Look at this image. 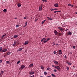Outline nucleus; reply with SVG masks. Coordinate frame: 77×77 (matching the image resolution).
Masks as SVG:
<instances>
[{"instance_id":"obj_33","label":"nucleus","mask_w":77,"mask_h":77,"mask_svg":"<svg viewBox=\"0 0 77 77\" xmlns=\"http://www.w3.org/2000/svg\"><path fill=\"white\" fill-rule=\"evenodd\" d=\"M44 73L45 75H47V72H45Z\"/></svg>"},{"instance_id":"obj_48","label":"nucleus","mask_w":77,"mask_h":77,"mask_svg":"<svg viewBox=\"0 0 77 77\" xmlns=\"http://www.w3.org/2000/svg\"><path fill=\"white\" fill-rule=\"evenodd\" d=\"M70 6H71V7H73V6H74V5L71 4Z\"/></svg>"},{"instance_id":"obj_60","label":"nucleus","mask_w":77,"mask_h":77,"mask_svg":"<svg viewBox=\"0 0 77 77\" xmlns=\"http://www.w3.org/2000/svg\"><path fill=\"white\" fill-rule=\"evenodd\" d=\"M57 12H59V11H57Z\"/></svg>"},{"instance_id":"obj_17","label":"nucleus","mask_w":77,"mask_h":77,"mask_svg":"<svg viewBox=\"0 0 77 77\" xmlns=\"http://www.w3.org/2000/svg\"><path fill=\"white\" fill-rule=\"evenodd\" d=\"M2 50H3V48H2V47H0V52H1V51H2Z\"/></svg>"},{"instance_id":"obj_20","label":"nucleus","mask_w":77,"mask_h":77,"mask_svg":"<svg viewBox=\"0 0 77 77\" xmlns=\"http://www.w3.org/2000/svg\"><path fill=\"white\" fill-rule=\"evenodd\" d=\"M23 50V48H19L18 50V51H21Z\"/></svg>"},{"instance_id":"obj_52","label":"nucleus","mask_w":77,"mask_h":77,"mask_svg":"<svg viewBox=\"0 0 77 77\" xmlns=\"http://www.w3.org/2000/svg\"><path fill=\"white\" fill-rule=\"evenodd\" d=\"M26 25H25V26H23V27H26Z\"/></svg>"},{"instance_id":"obj_30","label":"nucleus","mask_w":77,"mask_h":77,"mask_svg":"<svg viewBox=\"0 0 77 77\" xmlns=\"http://www.w3.org/2000/svg\"><path fill=\"white\" fill-rule=\"evenodd\" d=\"M25 26H26L27 25V22H26L25 23Z\"/></svg>"},{"instance_id":"obj_47","label":"nucleus","mask_w":77,"mask_h":77,"mask_svg":"<svg viewBox=\"0 0 77 77\" xmlns=\"http://www.w3.org/2000/svg\"><path fill=\"white\" fill-rule=\"evenodd\" d=\"M47 69L48 70H50V68L49 67Z\"/></svg>"},{"instance_id":"obj_36","label":"nucleus","mask_w":77,"mask_h":77,"mask_svg":"<svg viewBox=\"0 0 77 77\" xmlns=\"http://www.w3.org/2000/svg\"><path fill=\"white\" fill-rule=\"evenodd\" d=\"M66 67H67V69L68 71V70H69V67H67V66H66Z\"/></svg>"},{"instance_id":"obj_55","label":"nucleus","mask_w":77,"mask_h":77,"mask_svg":"<svg viewBox=\"0 0 77 77\" xmlns=\"http://www.w3.org/2000/svg\"><path fill=\"white\" fill-rule=\"evenodd\" d=\"M52 67H54V65H52Z\"/></svg>"},{"instance_id":"obj_1","label":"nucleus","mask_w":77,"mask_h":77,"mask_svg":"<svg viewBox=\"0 0 77 77\" xmlns=\"http://www.w3.org/2000/svg\"><path fill=\"white\" fill-rule=\"evenodd\" d=\"M50 39V38H48L47 39V40H46V38H44L42 39L41 42H42V41H43V42H44V43H46V42H47L48 41H49Z\"/></svg>"},{"instance_id":"obj_11","label":"nucleus","mask_w":77,"mask_h":77,"mask_svg":"<svg viewBox=\"0 0 77 77\" xmlns=\"http://www.w3.org/2000/svg\"><path fill=\"white\" fill-rule=\"evenodd\" d=\"M54 33L56 35H57L58 34V32L56 30L54 31Z\"/></svg>"},{"instance_id":"obj_38","label":"nucleus","mask_w":77,"mask_h":77,"mask_svg":"<svg viewBox=\"0 0 77 77\" xmlns=\"http://www.w3.org/2000/svg\"><path fill=\"white\" fill-rule=\"evenodd\" d=\"M73 48H74V49H75V47L74 46H73Z\"/></svg>"},{"instance_id":"obj_13","label":"nucleus","mask_w":77,"mask_h":77,"mask_svg":"<svg viewBox=\"0 0 77 77\" xmlns=\"http://www.w3.org/2000/svg\"><path fill=\"white\" fill-rule=\"evenodd\" d=\"M17 6L18 7H20L21 6V4H20V3H18L17 4Z\"/></svg>"},{"instance_id":"obj_21","label":"nucleus","mask_w":77,"mask_h":77,"mask_svg":"<svg viewBox=\"0 0 77 77\" xmlns=\"http://www.w3.org/2000/svg\"><path fill=\"white\" fill-rule=\"evenodd\" d=\"M33 65V63H31L30 64L29 66L31 67H32Z\"/></svg>"},{"instance_id":"obj_24","label":"nucleus","mask_w":77,"mask_h":77,"mask_svg":"<svg viewBox=\"0 0 77 77\" xmlns=\"http://www.w3.org/2000/svg\"><path fill=\"white\" fill-rule=\"evenodd\" d=\"M17 37H18V35H15L14 36V38H17Z\"/></svg>"},{"instance_id":"obj_63","label":"nucleus","mask_w":77,"mask_h":77,"mask_svg":"<svg viewBox=\"0 0 77 77\" xmlns=\"http://www.w3.org/2000/svg\"><path fill=\"white\" fill-rule=\"evenodd\" d=\"M76 14H77V12L75 13Z\"/></svg>"},{"instance_id":"obj_8","label":"nucleus","mask_w":77,"mask_h":77,"mask_svg":"<svg viewBox=\"0 0 77 77\" xmlns=\"http://www.w3.org/2000/svg\"><path fill=\"white\" fill-rule=\"evenodd\" d=\"M72 34V32L70 31H69L67 32L68 35H70Z\"/></svg>"},{"instance_id":"obj_54","label":"nucleus","mask_w":77,"mask_h":77,"mask_svg":"<svg viewBox=\"0 0 77 77\" xmlns=\"http://www.w3.org/2000/svg\"><path fill=\"white\" fill-rule=\"evenodd\" d=\"M17 17H16L15 18H14L15 20H16V19H17Z\"/></svg>"},{"instance_id":"obj_23","label":"nucleus","mask_w":77,"mask_h":77,"mask_svg":"<svg viewBox=\"0 0 77 77\" xmlns=\"http://www.w3.org/2000/svg\"><path fill=\"white\" fill-rule=\"evenodd\" d=\"M41 68L42 69H44V66H41Z\"/></svg>"},{"instance_id":"obj_29","label":"nucleus","mask_w":77,"mask_h":77,"mask_svg":"<svg viewBox=\"0 0 77 77\" xmlns=\"http://www.w3.org/2000/svg\"><path fill=\"white\" fill-rule=\"evenodd\" d=\"M68 64V65H71V63H70L69 62H68L67 63Z\"/></svg>"},{"instance_id":"obj_35","label":"nucleus","mask_w":77,"mask_h":77,"mask_svg":"<svg viewBox=\"0 0 77 77\" xmlns=\"http://www.w3.org/2000/svg\"><path fill=\"white\" fill-rule=\"evenodd\" d=\"M14 44L15 45H16V44H17V42L15 41L14 42Z\"/></svg>"},{"instance_id":"obj_64","label":"nucleus","mask_w":77,"mask_h":77,"mask_svg":"<svg viewBox=\"0 0 77 77\" xmlns=\"http://www.w3.org/2000/svg\"><path fill=\"white\" fill-rule=\"evenodd\" d=\"M71 54H72V52H71Z\"/></svg>"},{"instance_id":"obj_57","label":"nucleus","mask_w":77,"mask_h":77,"mask_svg":"<svg viewBox=\"0 0 77 77\" xmlns=\"http://www.w3.org/2000/svg\"><path fill=\"white\" fill-rule=\"evenodd\" d=\"M58 12H61V11H59Z\"/></svg>"},{"instance_id":"obj_6","label":"nucleus","mask_w":77,"mask_h":77,"mask_svg":"<svg viewBox=\"0 0 77 77\" xmlns=\"http://www.w3.org/2000/svg\"><path fill=\"white\" fill-rule=\"evenodd\" d=\"M29 74L30 75H33V74H34V72L31 71L29 72Z\"/></svg>"},{"instance_id":"obj_58","label":"nucleus","mask_w":77,"mask_h":77,"mask_svg":"<svg viewBox=\"0 0 77 77\" xmlns=\"http://www.w3.org/2000/svg\"><path fill=\"white\" fill-rule=\"evenodd\" d=\"M68 30V29H66V31H67V30Z\"/></svg>"},{"instance_id":"obj_26","label":"nucleus","mask_w":77,"mask_h":77,"mask_svg":"<svg viewBox=\"0 0 77 77\" xmlns=\"http://www.w3.org/2000/svg\"><path fill=\"white\" fill-rule=\"evenodd\" d=\"M19 42H20L19 41H17V42L16 44H17V45H19Z\"/></svg>"},{"instance_id":"obj_62","label":"nucleus","mask_w":77,"mask_h":77,"mask_svg":"<svg viewBox=\"0 0 77 77\" xmlns=\"http://www.w3.org/2000/svg\"><path fill=\"white\" fill-rule=\"evenodd\" d=\"M11 39H12V37L11 38Z\"/></svg>"},{"instance_id":"obj_56","label":"nucleus","mask_w":77,"mask_h":77,"mask_svg":"<svg viewBox=\"0 0 77 77\" xmlns=\"http://www.w3.org/2000/svg\"><path fill=\"white\" fill-rule=\"evenodd\" d=\"M54 45H56V43H54Z\"/></svg>"},{"instance_id":"obj_28","label":"nucleus","mask_w":77,"mask_h":77,"mask_svg":"<svg viewBox=\"0 0 77 77\" xmlns=\"http://www.w3.org/2000/svg\"><path fill=\"white\" fill-rule=\"evenodd\" d=\"M6 34H5L3 35L2 36V38H3V37H4V36H6Z\"/></svg>"},{"instance_id":"obj_25","label":"nucleus","mask_w":77,"mask_h":77,"mask_svg":"<svg viewBox=\"0 0 77 77\" xmlns=\"http://www.w3.org/2000/svg\"><path fill=\"white\" fill-rule=\"evenodd\" d=\"M20 63V60H19L17 62V64H19Z\"/></svg>"},{"instance_id":"obj_40","label":"nucleus","mask_w":77,"mask_h":77,"mask_svg":"<svg viewBox=\"0 0 77 77\" xmlns=\"http://www.w3.org/2000/svg\"><path fill=\"white\" fill-rule=\"evenodd\" d=\"M24 20H26V19H27V17H24Z\"/></svg>"},{"instance_id":"obj_19","label":"nucleus","mask_w":77,"mask_h":77,"mask_svg":"<svg viewBox=\"0 0 77 77\" xmlns=\"http://www.w3.org/2000/svg\"><path fill=\"white\" fill-rule=\"evenodd\" d=\"M3 12H6L7 11V9H4L3 11Z\"/></svg>"},{"instance_id":"obj_44","label":"nucleus","mask_w":77,"mask_h":77,"mask_svg":"<svg viewBox=\"0 0 77 77\" xmlns=\"http://www.w3.org/2000/svg\"><path fill=\"white\" fill-rule=\"evenodd\" d=\"M59 35H60V36L61 35H62V33H60Z\"/></svg>"},{"instance_id":"obj_12","label":"nucleus","mask_w":77,"mask_h":77,"mask_svg":"<svg viewBox=\"0 0 77 77\" xmlns=\"http://www.w3.org/2000/svg\"><path fill=\"white\" fill-rule=\"evenodd\" d=\"M8 51V50L7 49H3L2 51V52H6Z\"/></svg>"},{"instance_id":"obj_7","label":"nucleus","mask_w":77,"mask_h":77,"mask_svg":"<svg viewBox=\"0 0 77 77\" xmlns=\"http://www.w3.org/2000/svg\"><path fill=\"white\" fill-rule=\"evenodd\" d=\"M29 44V41H25V43H24V45H27V44Z\"/></svg>"},{"instance_id":"obj_16","label":"nucleus","mask_w":77,"mask_h":77,"mask_svg":"<svg viewBox=\"0 0 77 77\" xmlns=\"http://www.w3.org/2000/svg\"><path fill=\"white\" fill-rule=\"evenodd\" d=\"M54 10H57V8L51 9V11H54Z\"/></svg>"},{"instance_id":"obj_46","label":"nucleus","mask_w":77,"mask_h":77,"mask_svg":"<svg viewBox=\"0 0 77 77\" xmlns=\"http://www.w3.org/2000/svg\"><path fill=\"white\" fill-rule=\"evenodd\" d=\"M2 60H0V63H2Z\"/></svg>"},{"instance_id":"obj_51","label":"nucleus","mask_w":77,"mask_h":77,"mask_svg":"<svg viewBox=\"0 0 77 77\" xmlns=\"http://www.w3.org/2000/svg\"><path fill=\"white\" fill-rule=\"evenodd\" d=\"M56 45H57H57H58V44H56Z\"/></svg>"},{"instance_id":"obj_9","label":"nucleus","mask_w":77,"mask_h":77,"mask_svg":"<svg viewBox=\"0 0 77 77\" xmlns=\"http://www.w3.org/2000/svg\"><path fill=\"white\" fill-rule=\"evenodd\" d=\"M54 6H55V7H56L57 8H58V7H59V5H58V4L56 3L55 4H54Z\"/></svg>"},{"instance_id":"obj_15","label":"nucleus","mask_w":77,"mask_h":77,"mask_svg":"<svg viewBox=\"0 0 77 77\" xmlns=\"http://www.w3.org/2000/svg\"><path fill=\"white\" fill-rule=\"evenodd\" d=\"M11 52H8L6 54V56H9V54H11Z\"/></svg>"},{"instance_id":"obj_27","label":"nucleus","mask_w":77,"mask_h":77,"mask_svg":"<svg viewBox=\"0 0 77 77\" xmlns=\"http://www.w3.org/2000/svg\"><path fill=\"white\" fill-rule=\"evenodd\" d=\"M51 75L52 76V77H56V76H55V75H54L53 74H52Z\"/></svg>"},{"instance_id":"obj_43","label":"nucleus","mask_w":77,"mask_h":77,"mask_svg":"<svg viewBox=\"0 0 77 77\" xmlns=\"http://www.w3.org/2000/svg\"><path fill=\"white\" fill-rule=\"evenodd\" d=\"M54 72H56V71H57V70H56V69H54Z\"/></svg>"},{"instance_id":"obj_14","label":"nucleus","mask_w":77,"mask_h":77,"mask_svg":"<svg viewBox=\"0 0 77 77\" xmlns=\"http://www.w3.org/2000/svg\"><path fill=\"white\" fill-rule=\"evenodd\" d=\"M56 68L57 69H60V67L59 66H57L56 67Z\"/></svg>"},{"instance_id":"obj_4","label":"nucleus","mask_w":77,"mask_h":77,"mask_svg":"<svg viewBox=\"0 0 77 77\" xmlns=\"http://www.w3.org/2000/svg\"><path fill=\"white\" fill-rule=\"evenodd\" d=\"M57 52H58V53L60 55H61L62 54V50H59L57 51Z\"/></svg>"},{"instance_id":"obj_22","label":"nucleus","mask_w":77,"mask_h":77,"mask_svg":"<svg viewBox=\"0 0 77 77\" xmlns=\"http://www.w3.org/2000/svg\"><path fill=\"white\" fill-rule=\"evenodd\" d=\"M47 18H48V20H52V19L51 18H49V17H47Z\"/></svg>"},{"instance_id":"obj_49","label":"nucleus","mask_w":77,"mask_h":77,"mask_svg":"<svg viewBox=\"0 0 77 77\" xmlns=\"http://www.w3.org/2000/svg\"><path fill=\"white\" fill-rule=\"evenodd\" d=\"M13 46H15V45L14 44V43L13 45Z\"/></svg>"},{"instance_id":"obj_31","label":"nucleus","mask_w":77,"mask_h":77,"mask_svg":"<svg viewBox=\"0 0 77 77\" xmlns=\"http://www.w3.org/2000/svg\"><path fill=\"white\" fill-rule=\"evenodd\" d=\"M1 73H2V74H3L4 73V72L3 71H1Z\"/></svg>"},{"instance_id":"obj_18","label":"nucleus","mask_w":77,"mask_h":77,"mask_svg":"<svg viewBox=\"0 0 77 77\" xmlns=\"http://www.w3.org/2000/svg\"><path fill=\"white\" fill-rule=\"evenodd\" d=\"M45 21H46V20H45L43 21L42 22V24H44V23H45Z\"/></svg>"},{"instance_id":"obj_59","label":"nucleus","mask_w":77,"mask_h":77,"mask_svg":"<svg viewBox=\"0 0 77 77\" xmlns=\"http://www.w3.org/2000/svg\"><path fill=\"white\" fill-rule=\"evenodd\" d=\"M47 77H51L50 76H48Z\"/></svg>"},{"instance_id":"obj_32","label":"nucleus","mask_w":77,"mask_h":77,"mask_svg":"<svg viewBox=\"0 0 77 77\" xmlns=\"http://www.w3.org/2000/svg\"><path fill=\"white\" fill-rule=\"evenodd\" d=\"M42 2H47V0H42Z\"/></svg>"},{"instance_id":"obj_3","label":"nucleus","mask_w":77,"mask_h":77,"mask_svg":"<svg viewBox=\"0 0 77 77\" xmlns=\"http://www.w3.org/2000/svg\"><path fill=\"white\" fill-rule=\"evenodd\" d=\"M58 28L60 31H63L64 30V29H63V28H62L61 27H58Z\"/></svg>"},{"instance_id":"obj_42","label":"nucleus","mask_w":77,"mask_h":77,"mask_svg":"<svg viewBox=\"0 0 77 77\" xmlns=\"http://www.w3.org/2000/svg\"><path fill=\"white\" fill-rule=\"evenodd\" d=\"M71 4H68V6H71Z\"/></svg>"},{"instance_id":"obj_10","label":"nucleus","mask_w":77,"mask_h":77,"mask_svg":"<svg viewBox=\"0 0 77 77\" xmlns=\"http://www.w3.org/2000/svg\"><path fill=\"white\" fill-rule=\"evenodd\" d=\"M25 68V66L24 65H22L20 66V69H24V68Z\"/></svg>"},{"instance_id":"obj_45","label":"nucleus","mask_w":77,"mask_h":77,"mask_svg":"<svg viewBox=\"0 0 77 77\" xmlns=\"http://www.w3.org/2000/svg\"><path fill=\"white\" fill-rule=\"evenodd\" d=\"M65 59H66V55H65L64 56Z\"/></svg>"},{"instance_id":"obj_41","label":"nucleus","mask_w":77,"mask_h":77,"mask_svg":"<svg viewBox=\"0 0 77 77\" xmlns=\"http://www.w3.org/2000/svg\"><path fill=\"white\" fill-rule=\"evenodd\" d=\"M53 53H54V54H56V51H54Z\"/></svg>"},{"instance_id":"obj_39","label":"nucleus","mask_w":77,"mask_h":77,"mask_svg":"<svg viewBox=\"0 0 77 77\" xmlns=\"http://www.w3.org/2000/svg\"><path fill=\"white\" fill-rule=\"evenodd\" d=\"M38 19H36L35 21H38Z\"/></svg>"},{"instance_id":"obj_37","label":"nucleus","mask_w":77,"mask_h":77,"mask_svg":"<svg viewBox=\"0 0 77 77\" xmlns=\"http://www.w3.org/2000/svg\"><path fill=\"white\" fill-rule=\"evenodd\" d=\"M19 27V26L18 25H17L16 26V27Z\"/></svg>"},{"instance_id":"obj_5","label":"nucleus","mask_w":77,"mask_h":77,"mask_svg":"<svg viewBox=\"0 0 77 77\" xmlns=\"http://www.w3.org/2000/svg\"><path fill=\"white\" fill-rule=\"evenodd\" d=\"M54 63L56 65H58V64H59V63H58V62H57V61L54 60Z\"/></svg>"},{"instance_id":"obj_61","label":"nucleus","mask_w":77,"mask_h":77,"mask_svg":"<svg viewBox=\"0 0 77 77\" xmlns=\"http://www.w3.org/2000/svg\"><path fill=\"white\" fill-rule=\"evenodd\" d=\"M1 75V73L0 72V76Z\"/></svg>"},{"instance_id":"obj_34","label":"nucleus","mask_w":77,"mask_h":77,"mask_svg":"<svg viewBox=\"0 0 77 77\" xmlns=\"http://www.w3.org/2000/svg\"><path fill=\"white\" fill-rule=\"evenodd\" d=\"M6 63H7L9 64V61H6Z\"/></svg>"},{"instance_id":"obj_53","label":"nucleus","mask_w":77,"mask_h":77,"mask_svg":"<svg viewBox=\"0 0 77 77\" xmlns=\"http://www.w3.org/2000/svg\"><path fill=\"white\" fill-rule=\"evenodd\" d=\"M30 67H31L30 66H29L28 68H30Z\"/></svg>"},{"instance_id":"obj_50","label":"nucleus","mask_w":77,"mask_h":77,"mask_svg":"<svg viewBox=\"0 0 77 77\" xmlns=\"http://www.w3.org/2000/svg\"><path fill=\"white\" fill-rule=\"evenodd\" d=\"M56 12H57V11H54V13H56Z\"/></svg>"},{"instance_id":"obj_2","label":"nucleus","mask_w":77,"mask_h":77,"mask_svg":"<svg viewBox=\"0 0 77 77\" xmlns=\"http://www.w3.org/2000/svg\"><path fill=\"white\" fill-rule=\"evenodd\" d=\"M42 9V5L41 4V5L39 7L38 10L39 11H41Z\"/></svg>"}]
</instances>
